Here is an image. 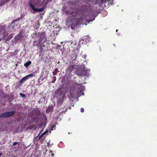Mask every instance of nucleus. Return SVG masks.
I'll use <instances>...</instances> for the list:
<instances>
[{
  "label": "nucleus",
  "mask_w": 157,
  "mask_h": 157,
  "mask_svg": "<svg viewBox=\"0 0 157 157\" xmlns=\"http://www.w3.org/2000/svg\"><path fill=\"white\" fill-rule=\"evenodd\" d=\"M98 4L101 6L108 7L109 4H112V3L111 0H99Z\"/></svg>",
  "instance_id": "nucleus-1"
},
{
  "label": "nucleus",
  "mask_w": 157,
  "mask_h": 157,
  "mask_svg": "<svg viewBox=\"0 0 157 157\" xmlns=\"http://www.w3.org/2000/svg\"><path fill=\"white\" fill-rule=\"evenodd\" d=\"M75 74L78 76H83L86 75L87 72L83 68H79L76 71Z\"/></svg>",
  "instance_id": "nucleus-2"
},
{
  "label": "nucleus",
  "mask_w": 157,
  "mask_h": 157,
  "mask_svg": "<svg viewBox=\"0 0 157 157\" xmlns=\"http://www.w3.org/2000/svg\"><path fill=\"white\" fill-rule=\"evenodd\" d=\"M15 113V112L14 111L6 112L1 114L0 115V117L1 118L8 117L14 115Z\"/></svg>",
  "instance_id": "nucleus-3"
},
{
  "label": "nucleus",
  "mask_w": 157,
  "mask_h": 157,
  "mask_svg": "<svg viewBox=\"0 0 157 157\" xmlns=\"http://www.w3.org/2000/svg\"><path fill=\"white\" fill-rule=\"evenodd\" d=\"M29 5L31 8L32 10H33L34 11L36 12H41L44 10V8H41L40 9H37L35 8L34 6L33 5V3L31 1H30L29 2Z\"/></svg>",
  "instance_id": "nucleus-4"
},
{
  "label": "nucleus",
  "mask_w": 157,
  "mask_h": 157,
  "mask_svg": "<svg viewBox=\"0 0 157 157\" xmlns=\"http://www.w3.org/2000/svg\"><path fill=\"white\" fill-rule=\"evenodd\" d=\"M89 6L86 5H84L82 6L80 8V11L83 12L85 13L89 11Z\"/></svg>",
  "instance_id": "nucleus-5"
},
{
  "label": "nucleus",
  "mask_w": 157,
  "mask_h": 157,
  "mask_svg": "<svg viewBox=\"0 0 157 157\" xmlns=\"http://www.w3.org/2000/svg\"><path fill=\"white\" fill-rule=\"evenodd\" d=\"M43 40H36V41H35L33 45H36L37 46H44V45H43V44L42 43V42Z\"/></svg>",
  "instance_id": "nucleus-6"
},
{
  "label": "nucleus",
  "mask_w": 157,
  "mask_h": 157,
  "mask_svg": "<svg viewBox=\"0 0 157 157\" xmlns=\"http://www.w3.org/2000/svg\"><path fill=\"white\" fill-rule=\"evenodd\" d=\"M77 67V66L76 65H71L68 67L66 71L67 72H72L74 69H76Z\"/></svg>",
  "instance_id": "nucleus-7"
},
{
  "label": "nucleus",
  "mask_w": 157,
  "mask_h": 157,
  "mask_svg": "<svg viewBox=\"0 0 157 157\" xmlns=\"http://www.w3.org/2000/svg\"><path fill=\"white\" fill-rule=\"evenodd\" d=\"M24 33L23 31H20L18 35L16 37L15 39H20L21 38H22L24 36L23 34Z\"/></svg>",
  "instance_id": "nucleus-8"
},
{
  "label": "nucleus",
  "mask_w": 157,
  "mask_h": 157,
  "mask_svg": "<svg viewBox=\"0 0 157 157\" xmlns=\"http://www.w3.org/2000/svg\"><path fill=\"white\" fill-rule=\"evenodd\" d=\"M39 33V39H44L45 38V32H42Z\"/></svg>",
  "instance_id": "nucleus-9"
},
{
  "label": "nucleus",
  "mask_w": 157,
  "mask_h": 157,
  "mask_svg": "<svg viewBox=\"0 0 157 157\" xmlns=\"http://www.w3.org/2000/svg\"><path fill=\"white\" fill-rule=\"evenodd\" d=\"M75 86L76 87L78 88L80 91H82L84 90V87L83 86H81V84H78L77 83H75Z\"/></svg>",
  "instance_id": "nucleus-10"
},
{
  "label": "nucleus",
  "mask_w": 157,
  "mask_h": 157,
  "mask_svg": "<svg viewBox=\"0 0 157 157\" xmlns=\"http://www.w3.org/2000/svg\"><path fill=\"white\" fill-rule=\"evenodd\" d=\"M39 33H33L32 34V37L33 39L37 38L38 39H39Z\"/></svg>",
  "instance_id": "nucleus-11"
},
{
  "label": "nucleus",
  "mask_w": 157,
  "mask_h": 157,
  "mask_svg": "<svg viewBox=\"0 0 157 157\" xmlns=\"http://www.w3.org/2000/svg\"><path fill=\"white\" fill-rule=\"evenodd\" d=\"M63 100L64 98L63 97L60 98L57 102V103L61 105L63 103Z\"/></svg>",
  "instance_id": "nucleus-12"
},
{
  "label": "nucleus",
  "mask_w": 157,
  "mask_h": 157,
  "mask_svg": "<svg viewBox=\"0 0 157 157\" xmlns=\"http://www.w3.org/2000/svg\"><path fill=\"white\" fill-rule=\"evenodd\" d=\"M40 26V22L39 21H36L35 22V25L34 28H36V29H38Z\"/></svg>",
  "instance_id": "nucleus-13"
},
{
  "label": "nucleus",
  "mask_w": 157,
  "mask_h": 157,
  "mask_svg": "<svg viewBox=\"0 0 157 157\" xmlns=\"http://www.w3.org/2000/svg\"><path fill=\"white\" fill-rule=\"evenodd\" d=\"M53 108L52 106H49L46 110L47 112H49L53 111Z\"/></svg>",
  "instance_id": "nucleus-14"
},
{
  "label": "nucleus",
  "mask_w": 157,
  "mask_h": 157,
  "mask_svg": "<svg viewBox=\"0 0 157 157\" xmlns=\"http://www.w3.org/2000/svg\"><path fill=\"white\" fill-rule=\"evenodd\" d=\"M28 79L27 77L25 76V77L22 78L20 81V83H24L26 80Z\"/></svg>",
  "instance_id": "nucleus-15"
},
{
  "label": "nucleus",
  "mask_w": 157,
  "mask_h": 157,
  "mask_svg": "<svg viewBox=\"0 0 157 157\" xmlns=\"http://www.w3.org/2000/svg\"><path fill=\"white\" fill-rule=\"evenodd\" d=\"M31 64V62L30 61H29L25 63L24 64V66L27 67H28Z\"/></svg>",
  "instance_id": "nucleus-16"
},
{
  "label": "nucleus",
  "mask_w": 157,
  "mask_h": 157,
  "mask_svg": "<svg viewBox=\"0 0 157 157\" xmlns=\"http://www.w3.org/2000/svg\"><path fill=\"white\" fill-rule=\"evenodd\" d=\"M8 2L7 0H1V5H2L5 4L6 2Z\"/></svg>",
  "instance_id": "nucleus-17"
},
{
  "label": "nucleus",
  "mask_w": 157,
  "mask_h": 157,
  "mask_svg": "<svg viewBox=\"0 0 157 157\" xmlns=\"http://www.w3.org/2000/svg\"><path fill=\"white\" fill-rule=\"evenodd\" d=\"M34 76V75L32 74H31L26 76L28 79L29 77H31Z\"/></svg>",
  "instance_id": "nucleus-18"
},
{
  "label": "nucleus",
  "mask_w": 157,
  "mask_h": 157,
  "mask_svg": "<svg viewBox=\"0 0 157 157\" xmlns=\"http://www.w3.org/2000/svg\"><path fill=\"white\" fill-rule=\"evenodd\" d=\"M34 76V75L32 74H31L26 76L28 79L29 77H31Z\"/></svg>",
  "instance_id": "nucleus-19"
},
{
  "label": "nucleus",
  "mask_w": 157,
  "mask_h": 157,
  "mask_svg": "<svg viewBox=\"0 0 157 157\" xmlns=\"http://www.w3.org/2000/svg\"><path fill=\"white\" fill-rule=\"evenodd\" d=\"M33 119L35 121H37V122H38L39 121V118L37 117H34Z\"/></svg>",
  "instance_id": "nucleus-20"
},
{
  "label": "nucleus",
  "mask_w": 157,
  "mask_h": 157,
  "mask_svg": "<svg viewBox=\"0 0 157 157\" xmlns=\"http://www.w3.org/2000/svg\"><path fill=\"white\" fill-rule=\"evenodd\" d=\"M77 57V55L76 54H75L74 55L73 54L72 55V58H74V59H76Z\"/></svg>",
  "instance_id": "nucleus-21"
},
{
  "label": "nucleus",
  "mask_w": 157,
  "mask_h": 157,
  "mask_svg": "<svg viewBox=\"0 0 157 157\" xmlns=\"http://www.w3.org/2000/svg\"><path fill=\"white\" fill-rule=\"evenodd\" d=\"M4 28L2 26H0V32L2 31V30H4Z\"/></svg>",
  "instance_id": "nucleus-22"
},
{
  "label": "nucleus",
  "mask_w": 157,
  "mask_h": 157,
  "mask_svg": "<svg viewBox=\"0 0 157 157\" xmlns=\"http://www.w3.org/2000/svg\"><path fill=\"white\" fill-rule=\"evenodd\" d=\"M45 134L44 132L39 137V139H40V138L44 135H45Z\"/></svg>",
  "instance_id": "nucleus-23"
},
{
  "label": "nucleus",
  "mask_w": 157,
  "mask_h": 157,
  "mask_svg": "<svg viewBox=\"0 0 157 157\" xmlns=\"http://www.w3.org/2000/svg\"><path fill=\"white\" fill-rule=\"evenodd\" d=\"M20 95L21 96L23 97H25V95L22 93H21L20 94Z\"/></svg>",
  "instance_id": "nucleus-24"
},
{
  "label": "nucleus",
  "mask_w": 157,
  "mask_h": 157,
  "mask_svg": "<svg viewBox=\"0 0 157 157\" xmlns=\"http://www.w3.org/2000/svg\"><path fill=\"white\" fill-rule=\"evenodd\" d=\"M80 111L81 112H83L84 111V109L82 108H81L80 109Z\"/></svg>",
  "instance_id": "nucleus-25"
},
{
  "label": "nucleus",
  "mask_w": 157,
  "mask_h": 157,
  "mask_svg": "<svg viewBox=\"0 0 157 157\" xmlns=\"http://www.w3.org/2000/svg\"><path fill=\"white\" fill-rule=\"evenodd\" d=\"M19 143L18 142H14L13 143V145H15L16 144H18Z\"/></svg>",
  "instance_id": "nucleus-26"
},
{
  "label": "nucleus",
  "mask_w": 157,
  "mask_h": 157,
  "mask_svg": "<svg viewBox=\"0 0 157 157\" xmlns=\"http://www.w3.org/2000/svg\"><path fill=\"white\" fill-rule=\"evenodd\" d=\"M69 11H67L66 12L67 13V14H72V13H69Z\"/></svg>",
  "instance_id": "nucleus-27"
},
{
  "label": "nucleus",
  "mask_w": 157,
  "mask_h": 157,
  "mask_svg": "<svg viewBox=\"0 0 157 157\" xmlns=\"http://www.w3.org/2000/svg\"><path fill=\"white\" fill-rule=\"evenodd\" d=\"M54 155V154H52V156H53Z\"/></svg>",
  "instance_id": "nucleus-28"
},
{
  "label": "nucleus",
  "mask_w": 157,
  "mask_h": 157,
  "mask_svg": "<svg viewBox=\"0 0 157 157\" xmlns=\"http://www.w3.org/2000/svg\"><path fill=\"white\" fill-rule=\"evenodd\" d=\"M47 132V131H45L44 133L46 134V133Z\"/></svg>",
  "instance_id": "nucleus-29"
},
{
  "label": "nucleus",
  "mask_w": 157,
  "mask_h": 157,
  "mask_svg": "<svg viewBox=\"0 0 157 157\" xmlns=\"http://www.w3.org/2000/svg\"><path fill=\"white\" fill-rule=\"evenodd\" d=\"M47 132V131H45L44 133L46 134V133Z\"/></svg>",
  "instance_id": "nucleus-30"
},
{
  "label": "nucleus",
  "mask_w": 157,
  "mask_h": 157,
  "mask_svg": "<svg viewBox=\"0 0 157 157\" xmlns=\"http://www.w3.org/2000/svg\"><path fill=\"white\" fill-rule=\"evenodd\" d=\"M47 132V131H45L44 133L46 134V133Z\"/></svg>",
  "instance_id": "nucleus-31"
},
{
  "label": "nucleus",
  "mask_w": 157,
  "mask_h": 157,
  "mask_svg": "<svg viewBox=\"0 0 157 157\" xmlns=\"http://www.w3.org/2000/svg\"><path fill=\"white\" fill-rule=\"evenodd\" d=\"M2 155V153H0V157Z\"/></svg>",
  "instance_id": "nucleus-32"
},
{
  "label": "nucleus",
  "mask_w": 157,
  "mask_h": 157,
  "mask_svg": "<svg viewBox=\"0 0 157 157\" xmlns=\"http://www.w3.org/2000/svg\"><path fill=\"white\" fill-rule=\"evenodd\" d=\"M118 31V30L117 29V30H116V32H117Z\"/></svg>",
  "instance_id": "nucleus-33"
},
{
  "label": "nucleus",
  "mask_w": 157,
  "mask_h": 157,
  "mask_svg": "<svg viewBox=\"0 0 157 157\" xmlns=\"http://www.w3.org/2000/svg\"><path fill=\"white\" fill-rule=\"evenodd\" d=\"M40 114V113H38L37 114V115H39Z\"/></svg>",
  "instance_id": "nucleus-34"
},
{
  "label": "nucleus",
  "mask_w": 157,
  "mask_h": 157,
  "mask_svg": "<svg viewBox=\"0 0 157 157\" xmlns=\"http://www.w3.org/2000/svg\"><path fill=\"white\" fill-rule=\"evenodd\" d=\"M88 36V38H89V36Z\"/></svg>",
  "instance_id": "nucleus-35"
},
{
  "label": "nucleus",
  "mask_w": 157,
  "mask_h": 157,
  "mask_svg": "<svg viewBox=\"0 0 157 157\" xmlns=\"http://www.w3.org/2000/svg\"><path fill=\"white\" fill-rule=\"evenodd\" d=\"M6 40V42H7L8 40Z\"/></svg>",
  "instance_id": "nucleus-36"
},
{
  "label": "nucleus",
  "mask_w": 157,
  "mask_h": 157,
  "mask_svg": "<svg viewBox=\"0 0 157 157\" xmlns=\"http://www.w3.org/2000/svg\"><path fill=\"white\" fill-rule=\"evenodd\" d=\"M70 108H71V107H69V109H70Z\"/></svg>",
  "instance_id": "nucleus-37"
},
{
  "label": "nucleus",
  "mask_w": 157,
  "mask_h": 157,
  "mask_svg": "<svg viewBox=\"0 0 157 157\" xmlns=\"http://www.w3.org/2000/svg\"><path fill=\"white\" fill-rule=\"evenodd\" d=\"M1 40H0V41H1Z\"/></svg>",
  "instance_id": "nucleus-38"
},
{
  "label": "nucleus",
  "mask_w": 157,
  "mask_h": 157,
  "mask_svg": "<svg viewBox=\"0 0 157 157\" xmlns=\"http://www.w3.org/2000/svg\"><path fill=\"white\" fill-rule=\"evenodd\" d=\"M14 157H15V156H14Z\"/></svg>",
  "instance_id": "nucleus-39"
}]
</instances>
